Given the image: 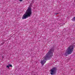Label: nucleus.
Instances as JSON below:
<instances>
[{"label": "nucleus", "instance_id": "obj_1", "mask_svg": "<svg viewBox=\"0 0 75 75\" xmlns=\"http://www.w3.org/2000/svg\"><path fill=\"white\" fill-rule=\"evenodd\" d=\"M54 51V47H53L46 54L45 56L44 57L43 60L41 61L40 63H41L42 65H44V64L46 62L45 60L50 59L51 58V57L53 56V53Z\"/></svg>", "mask_w": 75, "mask_h": 75}, {"label": "nucleus", "instance_id": "obj_2", "mask_svg": "<svg viewBox=\"0 0 75 75\" xmlns=\"http://www.w3.org/2000/svg\"><path fill=\"white\" fill-rule=\"evenodd\" d=\"M31 10L32 9L30 7H28L27 10H26L25 13L23 16L22 19L24 20V19H26L28 17H30L31 14H32V12L31 11Z\"/></svg>", "mask_w": 75, "mask_h": 75}, {"label": "nucleus", "instance_id": "obj_3", "mask_svg": "<svg viewBox=\"0 0 75 75\" xmlns=\"http://www.w3.org/2000/svg\"><path fill=\"white\" fill-rule=\"evenodd\" d=\"M74 50V47L72 45H71L68 47L66 51V53H65L66 56H67L68 55L67 54H71L72 52Z\"/></svg>", "mask_w": 75, "mask_h": 75}, {"label": "nucleus", "instance_id": "obj_4", "mask_svg": "<svg viewBox=\"0 0 75 75\" xmlns=\"http://www.w3.org/2000/svg\"><path fill=\"white\" fill-rule=\"evenodd\" d=\"M57 71V68L56 67H53L52 69L50 70V74L52 75H54L55 74Z\"/></svg>", "mask_w": 75, "mask_h": 75}, {"label": "nucleus", "instance_id": "obj_5", "mask_svg": "<svg viewBox=\"0 0 75 75\" xmlns=\"http://www.w3.org/2000/svg\"><path fill=\"white\" fill-rule=\"evenodd\" d=\"M8 65L9 66V67H12L13 66H12V65H11V64H8Z\"/></svg>", "mask_w": 75, "mask_h": 75}, {"label": "nucleus", "instance_id": "obj_6", "mask_svg": "<svg viewBox=\"0 0 75 75\" xmlns=\"http://www.w3.org/2000/svg\"><path fill=\"white\" fill-rule=\"evenodd\" d=\"M58 14H59V13H54V14H55V15H58Z\"/></svg>", "mask_w": 75, "mask_h": 75}, {"label": "nucleus", "instance_id": "obj_7", "mask_svg": "<svg viewBox=\"0 0 75 75\" xmlns=\"http://www.w3.org/2000/svg\"><path fill=\"white\" fill-rule=\"evenodd\" d=\"M6 67H7V68H9V65H8V66L7 65L6 66Z\"/></svg>", "mask_w": 75, "mask_h": 75}, {"label": "nucleus", "instance_id": "obj_8", "mask_svg": "<svg viewBox=\"0 0 75 75\" xmlns=\"http://www.w3.org/2000/svg\"><path fill=\"white\" fill-rule=\"evenodd\" d=\"M20 1H22L23 0H20Z\"/></svg>", "mask_w": 75, "mask_h": 75}, {"label": "nucleus", "instance_id": "obj_9", "mask_svg": "<svg viewBox=\"0 0 75 75\" xmlns=\"http://www.w3.org/2000/svg\"><path fill=\"white\" fill-rule=\"evenodd\" d=\"M34 1L33 0V1H32V2L33 3H34Z\"/></svg>", "mask_w": 75, "mask_h": 75}, {"label": "nucleus", "instance_id": "obj_10", "mask_svg": "<svg viewBox=\"0 0 75 75\" xmlns=\"http://www.w3.org/2000/svg\"><path fill=\"white\" fill-rule=\"evenodd\" d=\"M3 44H2V45H3Z\"/></svg>", "mask_w": 75, "mask_h": 75}]
</instances>
